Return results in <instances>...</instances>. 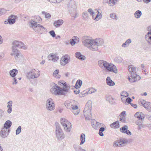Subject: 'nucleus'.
Returning <instances> with one entry per match:
<instances>
[{
    "label": "nucleus",
    "mask_w": 151,
    "mask_h": 151,
    "mask_svg": "<svg viewBox=\"0 0 151 151\" xmlns=\"http://www.w3.org/2000/svg\"><path fill=\"white\" fill-rule=\"evenodd\" d=\"M41 20V18L39 16H37L36 19L34 21L32 20L29 22V26L37 32L40 33H46L47 32V29L42 25L37 23H40Z\"/></svg>",
    "instance_id": "nucleus-1"
},
{
    "label": "nucleus",
    "mask_w": 151,
    "mask_h": 151,
    "mask_svg": "<svg viewBox=\"0 0 151 151\" xmlns=\"http://www.w3.org/2000/svg\"><path fill=\"white\" fill-rule=\"evenodd\" d=\"M82 43L85 46L93 51H96L97 48L96 46L94 45V40L91 39L89 36H85L82 37Z\"/></svg>",
    "instance_id": "nucleus-2"
},
{
    "label": "nucleus",
    "mask_w": 151,
    "mask_h": 151,
    "mask_svg": "<svg viewBox=\"0 0 151 151\" xmlns=\"http://www.w3.org/2000/svg\"><path fill=\"white\" fill-rule=\"evenodd\" d=\"M91 108L92 101L89 100L86 104L83 111L84 116L86 120H89L92 118Z\"/></svg>",
    "instance_id": "nucleus-3"
},
{
    "label": "nucleus",
    "mask_w": 151,
    "mask_h": 151,
    "mask_svg": "<svg viewBox=\"0 0 151 151\" xmlns=\"http://www.w3.org/2000/svg\"><path fill=\"white\" fill-rule=\"evenodd\" d=\"M55 124L56 127L55 130L56 137L58 140H62L65 138V135L58 122H56Z\"/></svg>",
    "instance_id": "nucleus-4"
},
{
    "label": "nucleus",
    "mask_w": 151,
    "mask_h": 151,
    "mask_svg": "<svg viewBox=\"0 0 151 151\" xmlns=\"http://www.w3.org/2000/svg\"><path fill=\"white\" fill-rule=\"evenodd\" d=\"M60 122L65 131L69 132L71 131L72 128L71 124L67 119L62 118L60 119Z\"/></svg>",
    "instance_id": "nucleus-5"
},
{
    "label": "nucleus",
    "mask_w": 151,
    "mask_h": 151,
    "mask_svg": "<svg viewBox=\"0 0 151 151\" xmlns=\"http://www.w3.org/2000/svg\"><path fill=\"white\" fill-rule=\"evenodd\" d=\"M40 75V72L39 70L36 71L35 69H33L27 73L26 77L28 79L30 80L37 78Z\"/></svg>",
    "instance_id": "nucleus-6"
},
{
    "label": "nucleus",
    "mask_w": 151,
    "mask_h": 151,
    "mask_svg": "<svg viewBox=\"0 0 151 151\" xmlns=\"http://www.w3.org/2000/svg\"><path fill=\"white\" fill-rule=\"evenodd\" d=\"M12 45V50L13 52H17L18 51L16 49V47L24 49H27L26 47L24 46V44L21 41H15L13 42Z\"/></svg>",
    "instance_id": "nucleus-7"
},
{
    "label": "nucleus",
    "mask_w": 151,
    "mask_h": 151,
    "mask_svg": "<svg viewBox=\"0 0 151 151\" xmlns=\"http://www.w3.org/2000/svg\"><path fill=\"white\" fill-rule=\"evenodd\" d=\"M53 85V87L50 89V92L54 94H61L63 95V91L61 90L64 89H61V87L57 86L55 83L52 84Z\"/></svg>",
    "instance_id": "nucleus-8"
},
{
    "label": "nucleus",
    "mask_w": 151,
    "mask_h": 151,
    "mask_svg": "<svg viewBox=\"0 0 151 151\" xmlns=\"http://www.w3.org/2000/svg\"><path fill=\"white\" fill-rule=\"evenodd\" d=\"M46 108L49 111H52L55 109V104L51 99H48L46 101Z\"/></svg>",
    "instance_id": "nucleus-9"
},
{
    "label": "nucleus",
    "mask_w": 151,
    "mask_h": 151,
    "mask_svg": "<svg viewBox=\"0 0 151 151\" xmlns=\"http://www.w3.org/2000/svg\"><path fill=\"white\" fill-rule=\"evenodd\" d=\"M127 142V140L125 139H120L114 142L113 144L114 146L119 147H123L124 144Z\"/></svg>",
    "instance_id": "nucleus-10"
},
{
    "label": "nucleus",
    "mask_w": 151,
    "mask_h": 151,
    "mask_svg": "<svg viewBox=\"0 0 151 151\" xmlns=\"http://www.w3.org/2000/svg\"><path fill=\"white\" fill-rule=\"evenodd\" d=\"M70 60V56L68 55H65L62 57L60 61V63L61 65H65L68 63Z\"/></svg>",
    "instance_id": "nucleus-11"
},
{
    "label": "nucleus",
    "mask_w": 151,
    "mask_h": 151,
    "mask_svg": "<svg viewBox=\"0 0 151 151\" xmlns=\"http://www.w3.org/2000/svg\"><path fill=\"white\" fill-rule=\"evenodd\" d=\"M58 84L60 86H62L63 88H61V89H64L63 90H61L63 91L68 92L69 89L70 88V87L68 86L65 82L64 81H58Z\"/></svg>",
    "instance_id": "nucleus-12"
},
{
    "label": "nucleus",
    "mask_w": 151,
    "mask_h": 151,
    "mask_svg": "<svg viewBox=\"0 0 151 151\" xmlns=\"http://www.w3.org/2000/svg\"><path fill=\"white\" fill-rule=\"evenodd\" d=\"M9 129L2 128L0 132V136L3 138H5L9 135Z\"/></svg>",
    "instance_id": "nucleus-13"
},
{
    "label": "nucleus",
    "mask_w": 151,
    "mask_h": 151,
    "mask_svg": "<svg viewBox=\"0 0 151 151\" xmlns=\"http://www.w3.org/2000/svg\"><path fill=\"white\" fill-rule=\"evenodd\" d=\"M107 70V71L110 72H113L115 73H118V70L116 66L114 65V66L109 65L106 68Z\"/></svg>",
    "instance_id": "nucleus-14"
},
{
    "label": "nucleus",
    "mask_w": 151,
    "mask_h": 151,
    "mask_svg": "<svg viewBox=\"0 0 151 151\" xmlns=\"http://www.w3.org/2000/svg\"><path fill=\"white\" fill-rule=\"evenodd\" d=\"M141 104L149 111L151 112V103L146 102L144 100L141 101Z\"/></svg>",
    "instance_id": "nucleus-15"
},
{
    "label": "nucleus",
    "mask_w": 151,
    "mask_h": 151,
    "mask_svg": "<svg viewBox=\"0 0 151 151\" xmlns=\"http://www.w3.org/2000/svg\"><path fill=\"white\" fill-rule=\"evenodd\" d=\"M91 124L93 127L96 129L100 128L101 126V124L95 119L91 120Z\"/></svg>",
    "instance_id": "nucleus-16"
},
{
    "label": "nucleus",
    "mask_w": 151,
    "mask_h": 151,
    "mask_svg": "<svg viewBox=\"0 0 151 151\" xmlns=\"http://www.w3.org/2000/svg\"><path fill=\"white\" fill-rule=\"evenodd\" d=\"M128 127L127 125H124L121 127L120 129V131L124 133L130 135L132 134L130 131L128 130Z\"/></svg>",
    "instance_id": "nucleus-17"
},
{
    "label": "nucleus",
    "mask_w": 151,
    "mask_h": 151,
    "mask_svg": "<svg viewBox=\"0 0 151 151\" xmlns=\"http://www.w3.org/2000/svg\"><path fill=\"white\" fill-rule=\"evenodd\" d=\"M18 18V17L16 15H12L10 16L8 18L9 24H12L15 22L16 19Z\"/></svg>",
    "instance_id": "nucleus-18"
},
{
    "label": "nucleus",
    "mask_w": 151,
    "mask_h": 151,
    "mask_svg": "<svg viewBox=\"0 0 151 151\" xmlns=\"http://www.w3.org/2000/svg\"><path fill=\"white\" fill-rule=\"evenodd\" d=\"M48 60H52L54 62H56L59 59V57L55 54L51 53L48 56Z\"/></svg>",
    "instance_id": "nucleus-19"
},
{
    "label": "nucleus",
    "mask_w": 151,
    "mask_h": 151,
    "mask_svg": "<svg viewBox=\"0 0 151 151\" xmlns=\"http://www.w3.org/2000/svg\"><path fill=\"white\" fill-rule=\"evenodd\" d=\"M94 45L97 46V50H98V46L101 45L103 43V40L101 38H96L95 40H94Z\"/></svg>",
    "instance_id": "nucleus-20"
},
{
    "label": "nucleus",
    "mask_w": 151,
    "mask_h": 151,
    "mask_svg": "<svg viewBox=\"0 0 151 151\" xmlns=\"http://www.w3.org/2000/svg\"><path fill=\"white\" fill-rule=\"evenodd\" d=\"M76 7L75 5H74L73 6V8L70 9L69 10V12L70 14V15L73 17H74V18H76L77 16L76 15L77 13H76Z\"/></svg>",
    "instance_id": "nucleus-21"
},
{
    "label": "nucleus",
    "mask_w": 151,
    "mask_h": 151,
    "mask_svg": "<svg viewBox=\"0 0 151 151\" xmlns=\"http://www.w3.org/2000/svg\"><path fill=\"white\" fill-rule=\"evenodd\" d=\"M149 29H150L149 32L145 35V39L147 41L148 43L150 44H151V27H149Z\"/></svg>",
    "instance_id": "nucleus-22"
},
{
    "label": "nucleus",
    "mask_w": 151,
    "mask_h": 151,
    "mask_svg": "<svg viewBox=\"0 0 151 151\" xmlns=\"http://www.w3.org/2000/svg\"><path fill=\"white\" fill-rule=\"evenodd\" d=\"M63 22V21L62 19H60L55 21L53 25L56 27H58L61 26Z\"/></svg>",
    "instance_id": "nucleus-23"
},
{
    "label": "nucleus",
    "mask_w": 151,
    "mask_h": 151,
    "mask_svg": "<svg viewBox=\"0 0 151 151\" xmlns=\"http://www.w3.org/2000/svg\"><path fill=\"white\" fill-rule=\"evenodd\" d=\"M13 52V53H11V55H16V56H15V58L17 60L18 58H20L22 57V55L19 51H18L17 52Z\"/></svg>",
    "instance_id": "nucleus-24"
},
{
    "label": "nucleus",
    "mask_w": 151,
    "mask_h": 151,
    "mask_svg": "<svg viewBox=\"0 0 151 151\" xmlns=\"http://www.w3.org/2000/svg\"><path fill=\"white\" fill-rule=\"evenodd\" d=\"M106 82L107 84L110 86H113L115 85L114 82L112 81L110 77L108 76L106 79Z\"/></svg>",
    "instance_id": "nucleus-25"
},
{
    "label": "nucleus",
    "mask_w": 151,
    "mask_h": 151,
    "mask_svg": "<svg viewBox=\"0 0 151 151\" xmlns=\"http://www.w3.org/2000/svg\"><path fill=\"white\" fill-rule=\"evenodd\" d=\"M110 127L112 128L117 129L119 127V124L118 121L114 122L110 125Z\"/></svg>",
    "instance_id": "nucleus-26"
},
{
    "label": "nucleus",
    "mask_w": 151,
    "mask_h": 151,
    "mask_svg": "<svg viewBox=\"0 0 151 151\" xmlns=\"http://www.w3.org/2000/svg\"><path fill=\"white\" fill-rule=\"evenodd\" d=\"M12 125V122L10 120H7L5 123L4 124V127L6 129H9Z\"/></svg>",
    "instance_id": "nucleus-27"
},
{
    "label": "nucleus",
    "mask_w": 151,
    "mask_h": 151,
    "mask_svg": "<svg viewBox=\"0 0 151 151\" xmlns=\"http://www.w3.org/2000/svg\"><path fill=\"white\" fill-rule=\"evenodd\" d=\"M75 55L76 57L80 60H85V57L82 55L80 52H76Z\"/></svg>",
    "instance_id": "nucleus-28"
},
{
    "label": "nucleus",
    "mask_w": 151,
    "mask_h": 151,
    "mask_svg": "<svg viewBox=\"0 0 151 151\" xmlns=\"http://www.w3.org/2000/svg\"><path fill=\"white\" fill-rule=\"evenodd\" d=\"M81 142L80 145H82L83 144L86 142V135L83 133H82L80 135Z\"/></svg>",
    "instance_id": "nucleus-29"
},
{
    "label": "nucleus",
    "mask_w": 151,
    "mask_h": 151,
    "mask_svg": "<svg viewBox=\"0 0 151 151\" xmlns=\"http://www.w3.org/2000/svg\"><path fill=\"white\" fill-rule=\"evenodd\" d=\"M17 73V70L15 69H13L10 70L9 72L10 75L13 77H15Z\"/></svg>",
    "instance_id": "nucleus-30"
},
{
    "label": "nucleus",
    "mask_w": 151,
    "mask_h": 151,
    "mask_svg": "<svg viewBox=\"0 0 151 151\" xmlns=\"http://www.w3.org/2000/svg\"><path fill=\"white\" fill-rule=\"evenodd\" d=\"M142 15V12L140 10L137 11L134 13V17L136 19H139Z\"/></svg>",
    "instance_id": "nucleus-31"
},
{
    "label": "nucleus",
    "mask_w": 151,
    "mask_h": 151,
    "mask_svg": "<svg viewBox=\"0 0 151 151\" xmlns=\"http://www.w3.org/2000/svg\"><path fill=\"white\" fill-rule=\"evenodd\" d=\"M82 83V81L81 80H78L75 84V87L76 88H79L81 86Z\"/></svg>",
    "instance_id": "nucleus-32"
},
{
    "label": "nucleus",
    "mask_w": 151,
    "mask_h": 151,
    "mask_svg": "<svg viewBox=\"0 0 151 151\" xmlns=\"http://www.w3.org/2000/svg\"><path fill=\"white\" fill-rule=\"evenodd\" d=\"M131 40L129 39L127 40L125 43L123 44L122 46L124 47H126L129 45V44L131 42Z\"/></svg>",
    "instance_id": "nucleus-33"
},
{
    "label": "nucleus",
    "mask_w": 151,
    "mask_h": 151,
    "mask_svg": "<svg viewBox=\"0 0 151 151\" xmlns=\"http://www.w3.org/2000/svg\"><path fill=\"white\" fill-rule=\"evenodd\" d=\"M143 114L142 113L137 112L134 115V116L135 117L137 118L138 119H140L143 118L142 117V116Z\"/></svg>",
    "instance_id": "nucleus-34"
},
{
    "label": "nucleus",
    "mask_w": 151,
    "mask_h": 151,
    "mask_svg": "<svg viewBox=\"0 0 151 151\" xmlns=\"http://www.w3.org/2000/svg\"><path fill=\"white\" fill-rule=\"evenodd\" d=\"M131 75L132 78H134L136 80H139L140 79V77L139 76L137 75L136 73H131Z\"/></svg>",
    "instance_id": "nucleus-35"
},
{
    "label": "nucleus",
    "mask_w": 151,
    "mask_h": 151,
    "mask_svg": "<svg viewBox=\"0 0 151 151\" xmlns=\"http://www.w3.org/2000/svg\"><path fill=\"white\" fill-rule=\"evenodd\" d=\"M110 17L111 18L115 20H117L118 19V18L116 14L114 13L110 14Z\"/></svg>",
    "instance_id": "nucleus-36"
},
{
    "label": "nucleus",
    "mask_w": 151,
    "mask_h": 151,
    "mask_svg": "<svg viewBox=\"0 0 151 151\" xmlns=\"http://www.w3.org/2000/svg\"><path fill=\"white\" fill-rule=\"evenodd\" d=\"M83 18L84 19H86L89 17V15L87 12H84L82 14Z\"/></svg>",
    "instance_id": "nucleus-37"
},
{
    "label": "nucleus",
    "mask_w": 151,
    "mask_h": 151,
    "mask_svg": "<svg viewBox=\"0 0 151 151\" xmlns=\"http://www.w3.org/2000/svg\"><path fill=\"white\" fill-rule=\"evenodd\" d=\"M98 14L96 16V17H95V15L94 14V18H93L94 20L98 21L101 17V14L100 13L99 14V12L97 11Z\"/></svg>",
    "instance_id": "nucleus-38"
},
{
    "label": "nucleus",
    "mask_w": 151,
    "mask_h": 151,
    "mask_svg": "<svg viewBox=\"0 0 151 151\" xmlns=\"http://www.w3.org/2000/svg\"><path fill=\"white\" fill-rule=\"evenodd\" d=\"M65 106L68 109H71V107L72 106L73 104L71 102L67 101L65 103Z\"/></svg>",
    "instance_id": "nucleus-39"
},
{
    "label": "nucleus",
    "mask_w": 151,
    "mask_h": 151,
    "mask_svg": "<svg viewBox=\"0 0 151 151\" xmlns=\"http://www.w3.org/2000/svg\"><path fill=\"white\" fill-rule=\"evenodd\" d=\"M99 66L103 69H104V60H100L98 61Z\"/></svg>",
    "instance_id": "nucleus-40"
},
{
    "label": "nucleus",
    "mask_w": 151,
    "mask_h": 151,
    "mask_svg": "<svg viewBox=\"0 0 151 151\" xmlns=\"http://www.w3.org/2000/svg\"><path fill=\"white\" fill-rule=\"evenodd\" d=\"M114 61L117 63H120L122 62V58L120 57H116L114 59Z\"/></svg>",
    "instance_id": "nucleus-41"
},
{
    "label": "nucleus",
    "mask_w": 151,
    "mask_h": 151,
    "mask_svg": "<svg viewBox=\"0 0 151 151\" xmlns=\"http://www.w3.org/2000/svg\"><path fill=\"white\" fill-rule=\"evenodd\" d=\"M42 14L45 15V17L48 19H50L51 17V14L47 12H46L45 11H42Z\"/></svg>",
    "instance_id": "nucleus-42"
},
{
    "label": "nucleus",
    "mask_w": 151,
    "mask_h": 151,
    "mask_svg": "<svg viewBox=\"0 0 151 151\" xmlns=\"http://www.w3.org/2000/svg\"><path fill=\"white\" fill-rule=\"evenodd\" d=\"M73 147L76 151H81L82 150V148L80 146L74 145Z\"/></svg>",
    "instance_id": "nucleus-43"
},
{
    "label": "nucleus",
    "mask_w": 151,
    "mask_h": 151,
    "mask_svg": "<svg viewBox=\"0 0 151 151\" xmlns=\"http://www.w3.org/2000/svg\"><path fill=\"white\" fill-rule=\"evenodd\" d=\"M88 12H89L91 16H92V18H94V14H95L94 12L91 8L88 9Z\"/></svg>",
    "instance_id": "nucleus-44"
},
{
    "label": "nucleus",
    "mask_w": 151,
    "mask_h": 151,
    "mask_svg": "<svg viewBox=\"0 0 151 151\" xmlns=\"http://www.w3.org/2000/svg\"><path fill=\"white\" fill-rule=\"evenodd\" d=\"M143 118L140 119H138L136 121L135 123L137 125H140L141 124H142L143 123Z\"/></svg>",
    "instance_id": "nucleus-45"
},
{
    "label": "nucleus",
    "mask_w": 151,
    "mask_h": 151,
    "mask_svg": "<svg viewBox=\"0 0 151 151\" xmlns=\"http://www.w3.org/2000/svg\"><path fill=\"white\" fill-rule=\"evenodd\" d=\"M120 95L121 96L123 97H127L128 96L129 94L127 92L125 91H123L121 92Z\"/></svg>",
    "instance_id": "nucleus-46"
},
{
    "label": "nucleus",
    "mask_w": 151,
    "mask_h": 151,
    "mask_svg": "<svg viewBox=\"0 0 151 151\" xmlns=\"http://www.w3.org/2000/svg\"><path fill=\"white\" fill-rule=\"evenodd\" d=\"M100 128L99 134L100 136H103L104 135L102 132H103L104 131V127H100Z\"/></svg>",
    "instance_id": "nucleus-47"
},
{
    "label": "nucleus",
    "mask_w": 151,
    "mask_h": 151,
    "mask_svg": "<svg viewBox=\"0 0 151 151\" xmlns=\"http://www.w3.org/2000/svg\"><path fill=\"white\" fill-rule=\"evenodd\" d=\"M22 127L20 126H19L16 131V134L17 135L19 134L21 132Z\"/></svg>",
    "instance_id": "nucleus-48"
},
{
    "label": "nucleus",
    "mask_w": 151,
    "mask_h": 151,
    "mask_svg": "<svg viewBox=\"0 0 151 151\" xmlns=\"http://www.w3.org/2000/svg\"><path fill=\"white\" fill-rule=\"evenodd\" d=\"M116 1L115 0H111L109 2H108V4L111 6H113L116 4Z\"/></svg>",
    "instance_id": "nucleus-49"
},
{
    "label": "nucleus",
    "mask_w": 151,
    "mask_h": 151,
    "mask_svg": "<svg viewBox=\"0 0 151 151\" xmlns=\"http://www.w3.org/2000/svg\"><path fill=\"white\" fill-rule=\"evenodd\" d=\"M126 101H125V104H127V103L130 104L131 102L132 101V99L130 97L127 98L126 99Z\"/></svg>",
    "instance_id": "nucleus-50"
},
{
    "label": "nucleus",
    "mask_w": 151,
    "mask_h": 151,
    "mask_svg": "<svg viewBox=\"0 0 151 151\" xmlns=\"http://www.w3.org/2000/svg\"><path fill=\"white\" fill-rule=\"evenodd\" d=\"M112 65L114 66V65L111 63H109L107 62L104 61V68H106L109 65Z\"/></svg>",
    "instance_id": "nucleus-51"
},
{
    "label": "nucleus",
    "mask_w": 151,
    "mask_h": 151,
    "mask_svg": "<svg viewBox=\"0 0 151 151\" xmlns=\"http://www.w3.org/2000/svg\"><path fill=\"white\" fill-rule=\"evenodd\" d=\"M50 35L53 37H55V34L54 30H52L49 32Z\"/></svg>",
    "instance_id": "nucleus-52"
},
{
    "label": "nucleus",
    "mask_w": 151,
    "mask_h": 151,
    "mask_svg": "<svg viewBox=\"0 0 151 151\" xmlns=\"http://www.w3.org/2000/svg\"><path fill=\"white\" fill-rule=\"evenodd\" d=\"M111 99H110V100L109 101V103L111 104H114L115 103V102L114 101V100H115L114 99L112 98V97H111Z\"/></svg>",
    "instance_id": "nucleus-53"
},
{
    "label": "nucleus",
    "mask_w": 151,
    "mask_h": 151,
    "mask_svg": "<svg viewBox=\"0 0 151 151\" xmlns=\"http://www.w3.org/2000/svg\"><path fill=\"white\" fill-rule=\"evenodd\" d=\"M71 109L72 110L75 111V110H78V107L76 105H73V104L72 106L71 107Z\"/></svg>",
    "instance_id": "nucleus-54"
},
{
    "label": "nucleus",
    "mask_w": 151,
    "mask_h": 151,
    "mask_svg": "<svg viewBox=\"0 0 151 151\" xmlns=\"http://www.w3.org/2000/svg\"><path fill=\"white\" fill-rule=\"evenodd\" d=\"M6 12V10L4 9H0V16L1 15Z\"/></svg>",
    "instance_id": "nucleus-55"
},
{
    "label": "nucleus",
    "mask_w": 151,
    "mask_h": 151,
    "mask_svg": "<svg viewBox=\"0 0 151 151\" xmlns=\"http://www.w3.org/2000/svg\"><path fill=\"white\" fill-rule=\"evenodd\" d=\"M12 101H9L7 103V108L12 107Z\"/></svg>",
    "instance_id": "nucleus-56"
},
{
    "label": "nucleus",
    "mask_w": 151,
    "mask_h": 151,
    "mask_svg": "<svg viewBox=\"0 0 151 151\" xmlns=\"http://www.w3.org/2000/svg\"><path fill=\"white\" fill-rule=\"evenodd\" d=\"M70 44L73 46L76 43V42L74 41L73 39H71L70 40Z\"/></svg>",
    "instance_id": "nucleus-57"
},
{
    "label": "nucleus",
    "mask_w": 151,
    "mask_h": 151,
    "mask_svg": "<svg viewBox=\"0 0 151 151\" xmlns=\"http://www.w3.org/2000/svg\"><path fill=\"white\" fill-rule=\"evenodd\" d=\"M94 89L93 88H91L88 91V93L89 94L93 93L94 92Z\"/></svg>",
    "instance_id": "nucleus-58"
},
{
    "label": "nucleus",
    "mask_w": 151,
    "mask_h": 151,
    "mask_svg": "<svg viewBox=\"0 0 151 151\" xmlns=\"http://www.w3.org/2000/svg\"><path fill=\"white\" fill-rule=\"evenodd\" d=\"M59 73V70H56L54 71L53 73L54 76H56Z\"/></svg>",
    "instance_id": "nucleus-59"
},
{
    "label": "nucleus",
    "mask_w": 151,
    "mask_h": 151,
    "mask_svg": "<svg viewBox=\"0 0 151 151\" xmlns=\"http://www.w3.org/2000/svg\"><path fill=\"white\" fill-rule=\"evenodd\" d=\"M132 71V73H136V68L134 67H132L131 66Z\"/></svg>",
    "instance_id": "nucleus-60"
},
{
    "label": "nucleus",
    "mask_w": 151,
    "mask_h": 151,
    "mask_svg": "<svg viewBox=\"0 0 151 151\" xmlns=\"http://www.w3.org/2000/svg\"><path fill=\"white\" fill-rule=\"evenodd\" d=\"M72 111L73 112V113L74 114L76 115H77L79 113V111L78 110H75V111H73L72 110Z\"/></svg>",
    "instance_id": "nucleus-61"
},
{
    "label": "nucleus",
    "mask_w": 151,
    "mask_h": 151,
    "mask_svg": "<svg viewBox=\"0 0 151 151\" xmlns=\"http://www.w3.org/2000/svg\"><path fill=\"white\" fill-rule=\"evenodd\" d=\"M129 80L131 83L135 82L137 81V80L134 79V78H129Z\"/></svg>",
    "instance_id": "nucleus-62"
},
{
    "label": "nucleus",
    "mask_w": 151,
    "mask_h": 151,
    "mask_svg": "<svg viewBox=\"0 0 151 151\" xmlns=\"http://www.w3.org/2000/svg\"><path fill=\"white\" fill-rule=\"evenodd\" d=\"M8 108V109L7 110V113L9 114H10L12 111V107H9Z\"/></svg>",
    "instance_id": "nucleus-63"
},
{
    "label": "nucleus",
    "mask_w": 151,
    "mask_h": 151,
    "mask_svg": "<svg viewBox=\"0 0 151 151\" xmlns=\"http://www.w3.org/2000/svg\"><path fill=\"white\" fill-rule=\"evenodd\" d=\"M4 113V111L2 109H0V116L2 117Z\"/></svg>",
    "instance_id": "nucleus-64"
}]
</instances>
